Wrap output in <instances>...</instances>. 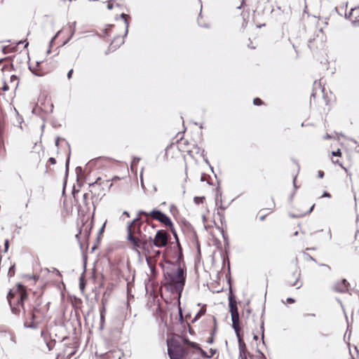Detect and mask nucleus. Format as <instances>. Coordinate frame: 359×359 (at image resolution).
I'll use <instances>...</instances> for the list:
<instances>
[{"label": "nucleus", "instance_id": "nucleus-1", "mask_svg": "<svg viewBox=\"0 0 359 359\" xmlns=\"http://www.w3.org/2000/svg\"><path fill=\"white\" fill-rule=\"evenodd\" d=\"M167 346L170 359H199L194 357L195 355L210 358L216 353V349L213 348L206 352L198 344L191 341L187 337L181 335H175L168 339Z\"/></svg>", "mask_w": 359, "mask_h": 359}, {"label": "nucleus", "instance_id": "nucleus-2", "mask_svg": "<svg viewBox=\"0 0 359 359\" xmlns=\"http://www.w3.org/2000/svg\"><path fill=\"white\" fill-rule=\"evenodd\" d=\"M170 235L163 229L158 230L153 238L149 237L143 242L141 252L144 255L149 264L151 259L160 257L161 252L156 248H168Z\"/></svg>", "mask_w": 359, "mask_h": 359}, {"label": "nucleus", "instance_id": "nucleus-3", "mask_svg": "<svg viewBox=\"0 0 359 359\" xmlns=\"http://www.w3.org/2000/svg\"><path fill=\"white\" fill-rule=\"evenodd\" d=\"M187 154L191 158H196L201 154V149L187 139H181L175 144H171L165 151L168 158H178L180 155Z\"/></svg>", "mask_w": 359, "mask_h": 359}, {"label": "nucleus", "instance_id": "nucleus-4", "mask_svg": "<svg viewBox=\"0 0 359 359\" xmlns=\"http://www.w3.org/2000/svg\"><path fill=\"white\" fill-rule=\"evenodd\" d=\"M142 222L140 218H136L130 222L127 226V241L130 248L137 254L141 253V249L146 238H142L141 226ZM144 237H146L144 235Z\"/></svg>", "mask_w": 359, "mask_h": 359}, {"label": "nucleus", "instance_id": "nucleus-5", "mask_svg": "<svg viewBox=\"0 0 359 359\" xmlns=\"http://www.w3.org/2000/svg\"><path fill=\"white\" fill-rule=\"evenodd\" d=\"M27 297V289L20 283H18L9 290L7 299L13 313L18 315L20 313L21 309H24V302Z\"/></svg>", "mask_w": 359, "mask_h": 359}, {"label": "nucleus", "instance_id": "nucleus-6", "mask_svg": "<svg viewBox=\"0 0 359 359\" xmlns=\"http://www.w3.org/2000/svg\"><path fill=\"white\" fill-rule=\"evenodd\" d=\"M48 311L49 303L39 302L29 313L28 326L34 328L39 324L47 322L50 318Z\"/></svg>", "mask_w": 359, "mask_h": 359}, {"label": "nucleus", "instance_id": "nucleus-7", "mask_svg": "<svg viewBox=\"0 0 359 359\" xmlns=\"http://www.w3.org/2000/svg\"><path fill=\"white\" fill-rule=\"evenodd\" d=\"M139 215L144 216L147 219L151 218L152 219L161 222L171 231L175 238H177V234L174 224L172 223L170 218L161 211L156 209L150 212L141 210L139 212Z\"/></svg>", "mask_w": 359, "mask_h": 359}, {"label": "nucleus", "instance_id": "nucleus-8", "mask_svg": "<svg viewBox=\"0 0 359 359\" xmlns=\"http://www.w3.org/2000/svg\"><path fill=\"white\" fill-rule=\"evenodd\" d=\"M176 245L166 248L163 252V258L166 263L180 265L183 259L182 248L177 236Z\"/></svg>", "mask_w": 359, "mask_h": 359}, {"label": "nucleus", "instance_id": "nucleus-9", "mask_svg": "<svg viewBox=\"0 0 359 359\" xmlns=\"http://www.w3.org/2000/svg\"><path fill=\"white\" fill-rule=\"evenodd\" d=\"M186 269L178 265L176 271L165 272V276L168 280V283L173 287L176 292H181L183 290L186 280Z\"/></svg>", "mask_w": 359, "mask_h": 359}, {"label": "nucleus", "instance_id": "nucleus-10", "mask_svg": "<svg viewBox=\"0 0 359 359\" xmlns=\"http://www.w3.org/2000/svg\"><path fill=\"white\" fill-rule=\"evenodd\" d=\"M321 94L323 95V102L328 104L332 103L336 100L335 96L332 94L331 91H326L324 86H322L320 81H316L313 83V92L311 95L310 103H320L316 100L317 95Z\"/></svg>", "mask_w": 359, "mask_h": 359}, {"label": "nucleus", "instance_id": "nucleus-11", "mask_svg": "<svg viewBox=\"0 0 359 359\" xmlns=\"http://www.w3.org/2000/svg\"><path fill=\"white\" fill-rule=\"evenodd\" d=\"M228 299H229V312L231 316L232 326H233L235 332H236V334L238 335L240 330H241L239 313H238L236 296L233 293L232 288L231 286L229 287V293Z\"/></svg>", "mask_w": 359, "mask_h": 359}, {"label": "nucleus", "instance_id": "nucleus-12", "mask_svg": "<svg viewBox=\"0 0 359 359\" xmlns=\"http://www.w3.org/2000/svg\"><path fill=\"white\" fill-rule=\"evenodd\" d=\"M330 158L332 163L341 167L346 172H348L345 165L351 162V156L347 151H342L341 149L332 151Z\"/></svg>", "mask_w": 359, "mask_h": 359}, {"label": "nucleus", "instance_id": "nucleus-13", "mask_svg": "<svg viewBox=\"0 0 359 359\" xmlns=\"http://www.w3.org/2000/svg\"><path fill=\"white\" fill-rule=\"evenodd\" d=\"M116 29L117 27L115 25H110L109 27L106 29L107 35L111 38H113V40L110 44L111 48H116L124 42L123 35H116Z\"/></svg>", "mask_w": 359, "mask_h": 359}, {"label": "nucleus", "instance_id": "nucleus-14", "mask_svg": "<svg viewBox=\"0 0 359 359\" xmlns=\"http://www.w3.org/2000/svg\"><path fill=\"white\" fill-rule=\"evenodd\" d=\"M300 276V271L296 269L292 273L287 276V285L290 287H296L297 288L301 287L302 285V283L299 280Z\"/></svg>", "mask_w": 359, "mask_h": 359}, {"label": "nucleus", "instance_id": "nucleus-15", "mask_svg": "<svg viewBox=\"0 0 359 359\" xmlns=\"http://www.w3.org/2000/svg\"><path fill=\"white\" fill-rule=\"evenodd\" d=\"M350 283L346 279H341L336 281L332 286V290L337 293H346L349 291Z\"/></svg>", "mask_w": 359, "mask_h": 359}, {"label": "nucleus", "instance_id": "nucleus-16", "mask_svg": "<svg viewBox=\"0 0 359 359\" xmlns=\"http://www.w3.org/2000/svg\"><path fill=\"white\" fill-rule=\"evenodd\" d=\"M41 336L45 341L49 351H51L55 345V340L50 339V334L48 329L44 328L41 332Z\"/></svg>", "mask_w": 359, "mask_h": 359}, {"label": "nucleus", "instance_id": "nucleus-17", "mask_svg": "<svg viewBox=\"0 0 359 359\" xmlns=\"http://www.w3.org/2000/svg\"><path fill=\"white\" fill-rule=\"evenodd\" d=\"M110 180L109 179H104L102 177H99L97 178V180H95V182H93V183H90L89 185L90 187H95V185H98V186H102V188L104 187H111L112 184L110 183Z\"/></svg>", "mask_w": 359, "mask_h": 359}, {"label": "nucleus", "instance_id": "nucleus-18", "mask_svg": "<svg viewBox=\"0 0 359 359\" xmlns=\"http://www.w3.org/2000/svg\"><path fill=\"white\" fill-rule=\"evenodd\" d=\"M348 18L354 24H359V6L354 8H351L348 13Z\"/></svg>", "mask_w": 359, "mask_h": 359}, {"label": "nucleus", "instance_id": "nucleus-19", "mask_svg": "<svg viewBox=\"0 0 359 359\" xmlns=\"http://www.w3.org/2000/svg\"><path fill=\"white\" fill-rule=\"evenodd\" d=\"M71 351H67V350H62L56 357V359H70L72 356L75 355V351L74 347Z\"/></svg>", "mask_w": 359, "mask_h": 359}, {"label": "nucleus", "instance_id": "nucleus-20", "mask_svg": "<svg viewBox=\"0 0 359 359\" xmlns=\"http://www.w3.org/2000/svg\"><path fill=\"white\" fill-rule=\"evenodd\" d=\"M63 346H64V347H63L62 350H67V351H71V350L73 349V348H72V347L75 348L74 351H75V353H76L77 352V349L79 347V343L76 340H72L70 342L65 343Z\"/></svg>", "mask_w": 359, "mask_h": 359}, {"label": "nucleus", "instance_id": "nucleus-21", "mask_svg": "<svg viewBox=\"0 0 359 359\" xmlns=\"http://www.w3.org/2000/svg\"><path fill=\"white\" fill-rule=\"evenodd\" d=\"M45 63L43 62L40 63L38 62L36 68H33L32 69V72L36 76H39L45 75L47 73V72H45L42 69Z\"/></svg>", "mask_w": 359, "mask_h": 359}, {"label": "nucleus", "instance_id": "nucleus-22", "mask_svg": "<svg viewBox=\"0 0 359 359\" xmlns=\"http://www.w3.org/2000/svg\"><path fill=\"white\" fill-rule=\"evenodd\" d=\"M205 311H206V308H205V306H203L201 308V309L199 310V311L198 312V313L196 315V316L194 317V320H192V323L196 321L197 320H198L201 316H203L205 313Z\"/></svg>", "mask_w": 359, "mask_h": 359}, {"label": "nucleus", "instance_id": "nucleus-23", "mask_svg": "<svg viewBox=\"0 0 359 359\" xmlns=\"http://www.w3.org/2000/svg\"><path fill=\"white\" fill-rule=\"evenodd\" d=\"M205 311H206V308H205V306H203L201 308V309L199 310V311L198 312V313L196 315V316L194 317V320H192V323L196 321L197 320H198L201 316H203L205 313Z\"/></svg>", "mask_w": 359, "mask_h": 359}, {"label": "nucleus", "instance_id": "nucleus-24", "mask_svg": "<svg viewBox=\"0 0 359 359\" xmlns=\"http://www.w3.org/2000/svg\"><path fill=\"white\" fill-rule=\"evenodd\" d=\"M212 320L213 323H214V330H213V331L211 333V336L207 340V341L209 344H212L213 342V341H214V336L213 335H214L215 331L216 330V326H217L216 318L215 317H212Z\"/></svg>", "mask_w": 359, "mask_h": 359}, {"label": "nucleus", "instance_id": "nucleus-25", "mask_svg": "<svg viewBox=\"0 0 359 359\" xmlns=\"http://www.w3.org/2000/svg\"><path fill=\"white\" fill-rule=\"evenodd\" d=\"M89 198H90V194L85 193L83 196V203L84 205L86 207H87L88 208H89V205H90Z\"/></svg>", "mask_w": 359, "mask_h": 359}, {"label": "nucleus", "instance_id": "nucleus-26", "mask_svg": "<svg viewBox=\"0 0 359 359\" xmlns=\"http://www.w3.org/2000/svg\"><path fill=\"white\" fill-rule=\"evenodd\" d=\"M216 205L218 206L217 214L219 215L221 217L223 216V212L225 210V207L223 206L222 202L219 205L217 198L216 199Z\"/></svg>", "mask_w": 359, "mask_h": 359}, {"label": "nucleus", "instance_id": "nucleus-27", "mask_svg": "<svg viewBox=\"0 0 359 359\" xmlns=\"http://www.w3.org/2000/svg\"><path fill=\"white\" fill-rule=\"evenodd\" d=\"M86 287L85 277L82 275L79 278V287L82 292L84 291Z\"/></svg>", "mask_w": 359, "mask_h": 359}, {"label": "nucleus", "instance_id": "nucleus-28", "mask_svg": "<svg viewBox=\"0 0 359 359\" xmlns=\"http://www.w3.org/2000/svg\"><path fill=\"white\" fill-rule=\"evenodd\" d=\"M194 201L196 204L199 205L205 202V198L204 196H196Z\"/></svg>", "mask_w": 359, "mask_h": 359}, {"label": "nucleus", "instance_id": "nucleus-29", "mask_svg": "<svg viewBox=\"0 0 359 359\" xmlns=\"http://www.w3.org/2000/svg\"><path fill=\"white\" fill-rule=\"evenodd\" d=\"M11 82H13V87L14 88H16L18 85V78L15 76V75H13L11 76Z\"/></svg>", "mask_w": 359, "mask_h": 359}, {"label": "nucleus", "instance_id": "nucleus-30", "mask_svg": "<svg viewBox=\"0 0 359 359\" xmlns=\"http://www.w3.org/2000/svg\"><path fill=\"white\" fill-rule=\"evenodd\" d=\"M253 104L257 106H260L264 104V102L259 97H255L253 100Z\"/></svg>", "mask_w": 359, "mask_h": 359}, {"label": "nucleus", "instance_id": "nucleus-31", "mask_svg": "<svg viewBox=\"0 0 359 359\" xmlns=\"http://www.w3.org/2000/svg\"><path fill=\"white\" fill-rule=\"evenodd\" d=\"M56 163V160L55 158L50 157L47 161V167H50V165H55Z\"/></svg>", "mask_w": 359, "mask_h": 359}, {"label": "nucleus", "instance_id": "nucleus-32", "mask_svg": "<svg viewBox=\"0 0 359 359\" xmlns=\"http://www.w3.org/2000/svg\"><path fill=\"white\" fill-rule=\"evenodd\" d=\"M15 48H16V47L6 46V47H4V52L6 53H10V52L14 51Z\"/></svg>", "mask_w": 359, "mask_h": 359}, {"label": "nucleus", "instance_id": "nucleus-33", "mask_svg": "<svg viewBox=\"0 0 359 359\" xmlns=\"http://www.w3.org/2000/svg\"><path fill=\"white\" fill-rule=\"evenodd\" d=\"M105 312H106L105 308L102 307V309L100 311V318H101L102 321H103L104 320Z\"/></svg>", "mask_w": 359, "mask_h": 359}, {"label": "nucleus", "instance_id": "nucleus-34", "mask_svg": "<svg viewBox=\"0 0 359 359\" xmlns=\"http://www.w3.org/2000/svg\"><path fill=\"white\" fill-rule=\"evenodd\" d=\"M210 178V176L205 174H203L201 177V181H207L208 183V179Z\"/></svg>", "mask_w": 359, "mask_h": 359}, {"label": "nucleus", "instance_id": "nucleus-35", "mask_svg": "<svg viewBox=\"0 0 359 359\" xmlns=\"http://www.w3.org/2000/svg\"><path fill=\"white\" fill-rule=\"evenodd\" d=\"M1 89H2L4 91L8 90L9 89V87L8 84L6 82H3L2 86L0 87Z\"/></svg>", "mask_w": 359, "mask_h": 359}, {"label": "nucleus", "instance_id": "nucleus-36", "mask_svg": "<svg viewBox=\"0 0 359 359\" xmlns=\"http://www.w3.org/2000/svg\"><path fill=\"white\" fill-rule=\"evenodd\" d=\"M247 307H248V308L245 309V311H243V313H242V317H244V316H245V313L247 314V317H248V315L250 313V308H249V305H248V304L247 305Z\"/></svg>", "mask_w": 359, "mask_h": 359}, {"label": "nucleus", "instance_id": "nucleus-37", "mask_svg": "<svg viewBox=\"0 0 359 359\" xmlns=\"http://www.w3.org/2000/svg\"><path fill=\"white\" fill-rule=\"evenodd\" d=\"M113 6H114V4L112 2V1H108L107 2V7L109 10H111L113 8Z\"/></svg>", "mask_w": 359, "mask_h": 359}, {"label": "nucleus", "instance_id": "nucleus-38", "mask_svg": "<svg viewBox=\"0 0 359 359\" xmlns=\"http://www.w3.org/2000/svg\"><path fill=\"white\" fill-rule=\"evenodd\" d=\"M73 72H74L73 69H71L68 72V73H67V78H68V79H71L72 78Z\"/></svg>", "mask_w": 359, "mask_h": 359}, {"label": "nucleus", "instance_id": "nucleus-39", "mask_svg": "<svg viewBox=\"0 0 359 359\" xmlns=\"http://www.w3.org/2000/svg\"><path fill=\"white\" fill-rule=\"evenodd\" d=\"M325 175V172L323 170H318V177L319 178H323Z\"/></svg>", "mask_w": 359, "mask_h": 359}, {"label": "nucleus", "instance_id": "nucleus-40", "mask_svg": "<svg viewBox=\"0 0 359 359\" xmlns=\"http://www.w3.org/2000/svg\"><path fill=\"white\" fill-rule=\"evenodd\" d=\"M286 302L288 303V304H293L295 302V300L291 297H288L286 299Z\"/></svg>", "mask_w": 359, "mask_h": 359}, {"label": "nucleus", "instance_id": "nucleus-41", "mask_svg": "<svg viewBox=\"0 0 359 359\" xmlns=\"http://www.w3.org/2000/svg\"><path fill=\"white\" fill-rule=\"evenodd\" d=\"M262 211L259 212V219L261 221H263L265 219L266 215H262Z\"/></svg>", "mask_w": 359, "mask_h": 359}, {"label": "nucleus", "instance_id": "nucleus-42", "mask_svg": "<svg viewBox=\"0 0 359 359\" xmlns=\"http://www.w3.org/2000/svg\"><path fill=\"white\" fill-rule=\"evenodd\" d=\"M323 197H327V198H330L332 197V196H331V194H330V193H328V192H325V193L321 196V198H323Z\"/></svg>", "mask_w": 359, "mask_h": 359}, {"label": "nucleus", "instance_id": "nucleus-43", "mask_svg": "<svg viewBox=\"0 0 359 359\" xmlns=\"http://www.w3.org/2000/svg\"><path fill=\"white\" fill-rule=\"evenodd\" d=\"M5 251H7L8 250V246H9V242L8 240H6L5 241Z\"/></svg>", "mask_w": 359, "mask_h": 359}, {"label": "nucleus", "instance_id": "nucleus-44", "mask_svg": "<svg viewBox=\"0 0 359 359\" xmlns=\"http://www.w3.org/2000/svg\"><path fill=\"white\" fill-rule=\"evenodd\" d=\"M321 266H322L325 267V268H326V269H327V270H329V271L331 269H330V266H328V265H327V264H321Z\"/></svg>", "mask_w": 359, "mask_h": 359}, {"label": "nucleus", "instance_id": "nucleus-45", "mask_svg": "<svg viewBox=\"0 0 359 359\" xmlns=\"http://www.w3.org/2000/svg\"><path fill=\"white\" fill-rule=\"evenodd\" d=\"M305 317L313 316L315 317V314L306 313L304 315Z\"/></svg>", "mask_w": 359, "mask_h": 359}, {"label": "nucleus", "instance_id": "nucleus-46", "mask_svg": "<svg viewBox=\"0 0 359 359\" xmlns=\"http://www.w3.org/2000/svg\"><path fill=\"white\" fill-rule=\"evenodd\" d=\"M123 215H126V217H130L129 213H128V212H126V211H125V212H123Z\"/></svg>", "mask_w": 359, "mask_h": 359}, {"label": "nucleus", "instance_id": "nucleus-47", "mask_svg": "<svg viewBox=\"0 0 359 359\" xmlns=\"http://www.w3.org/2000/svg\"><path fill=\"white\" fill-rule=\"evenodd\" d=\"M59 141H60V139L58 138V139L56 140V142H55L56 145H58V144H59Z\"/></svg>", "mask_w": 359, "mask_h": 359}, {"label": "nucleus", "instance_id": "nucleus-48", "mask_svg": "<svg viewBox=\"0 0 359 359\" xmlns=\"http://www.w3.org/2000/svg\"><path fill=\"white\" fill-rule=\"evenodd\" d=\"M241 1H242L241 5L240 6H238V8H241L244 4V0H241Z\"/></svg>", "mask_w": 359, "mask_h": 359}, {"label": "nucleus", "instance_id": "nucleus-49", "mask_svg": "<svg viewBox=\"0 0 359 359\" xmlns=\"http://www.w3.org/2000/svg\"><path fill=\"white\" fill-rule=\"evenodd\" d=\"M309 46H310L311 48V46H312V41H309Z\"/></svg>", "mask_w": 359, "mask_h": 359}, {"label": "nucleus", "instance_id": "nucleus-50", "mask_svg": "<svg viewBox=\"0 0 359 359\" xmlns=\"http://www.w3.org/2000/svg\"><path fill=\"white\" fill-rule=\"evenodd\" d=\"M313 208H314V205H312V207L311 208V209H310V210L309 211V212H310L312 210V209H313Z\"/></svg>", "mask_w": 359, "mask_h": 359}, {"label": "nucleus", "instance_id": "nucleus-51", "mask_svg": "<svg viewBox=\"0 0 359 359\" xmlns=\"http://www.w3.org/2000/svg\"><path fill=\"white\" fill-rule=\"evenodd\" d=\"M330 136L328 135H327L326 137H325V138H330Z\"/></svg>", "mask_w": 359, "mask_h": 359}, {"label": "nucleus", "instance_id": "nucleus-52", "mask_svg": "<svg viewBox=\"0 0 359 359\" xmlns=\"http://www.w3.org/2000/svg\"><path fill=\"white\" fill-rule=\"evenodd\" d=\"M243 359H247V358H243Z\"/></svg>", "mask_w": 359, "mask_h": 359}]
</instances>
